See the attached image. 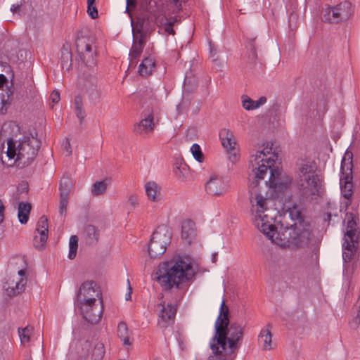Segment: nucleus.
Segmentation results:
<instances>
[{
	"label": "nucleus",
	"instance_id": "nucleus-1",
	"mask_svg": "<svg viewBox=\"0 0 360 360\" xmlns=\"http://www.w3.org/2000/svg\"><path fill=\"white\" fill-rule=\"evenodd\" d=\"M273 144L269 142L258 146L249 160V178L252 187H256L269 172V180L265 184L270 195L278 197L287 191L292 184V178L281 169L275 167L278 154L273 150Z\"/></svg>",
	"mask_w": 360,
	"mask_h": 360
},
{
	"label": "nucleus",
	"instance_id": "nucleus-2",
	"mask_svg": "<svg viewBox=\"0 0 360 360\" xmlns=\"http://www.w3.org/2000/svg\"><path fill=\"white\" fill-rule=\"evenodd\" d=\"M229 315V309L222 300L214 323V335L209 343L211 350L222 353L219 354L221 360H234L243 336L244 328L237 322L230 323Z\"/></svg>",
	"mask_w": 360,
	"mask_h": 360
},
{
	"label": "nucleus",
	"instance_id": "nucleus-3",
	"mask_svg": "<svg viewBox=\"0 0 360 360\" xmlns=\"http://www.w3.org/2000/svg\"><path fill=\"white\" fill-rule=\"evenodd\" d=\"M195 275V270L188 257L175 256L160 262L155 271V280L164 290L179 289L189 282Z\"/></svg>",
	"mask_w": 360,
	"mask_h": 360
},
{
	"label": "nucleus",
	"instance_id": "nucleus-4",
	"mask_svg": "<svg viewBox=\"0 0 360 360\" xmlns=\"http://www.w3.org/2000/svg\"><path fill=\"white\" fill-rule=\"evenodd\" d=\"M251 214L255 226L271 241L281 247L287 245L286 238H281L274 224V217L269 215V199L261 193H252L250 198Z\"/></svg>",
	"mask_w": 360,
	"mask_h": 360
},
{
	"label": "nucleus",
	"instance_id": "nucleus-5",
	"mask_svg": "<svg viewBox=\"0 0 360 360\" xmlns=\"http://www.w3.org/2000/svg\"><path fill=\"white\" fill-rule=\"evenodd\" d=\"M40 141L35 136H25L21 140L8 139L6 155H1L2 165L9 167L15 164L18 167L30 165L37 155Z\"/></svg>",
	"mask_w": 360,
	"mask_h": 360
},
{
	"label": "nucleus",
	"instance_id": "nucleus-6",
	"mask_svg": "<svg viewBox=\"0 0 360 360\" xmlns=\"http://www.w3.org/2000/svg\"><path fill=\"white\" fill-rule=\"evenodd\" d=\"M316 163L309 160H302L297 164V184L302 197L314 199L319 195L321 180L316 174Z\"/></svg>",
	"mask_w": 360,
	"mask_h": 360
},
{
	"label": "nucleus",
	"instance_id": "nucleus-7",
	"mask_svg": "<svg viewBox=\"0 0 360 360\" xmlns=\"http://www.w3.org/2000/svg\"><path fill=\"white\" fill-rule=\"evenodd\" d=\"M344 221L345 223V232L342 243V259L344 262L348 263L357 254L359 231L354 214L352 212L346 213Z\"/></svg>",
	"mask_w": 360,
	"mask_h": 360
},
{
	"label": "nucleus",
	"instance_id": "nucleus-8",
	"mask_svg": "<svg viewBox=\"0 0 360 360\" xmlns=\"http://www.w3.org/2000/svg\"><path fill=\"white\" fill-rule=\"evenodd\" d=\"M76 48L79 61L84 68L94 72L98 56L94 39L89 37H78Z\"/></svg>",
	"mask_w": 360,
	"mask_h": 360
},
{
	"label": "nucleus",
	"instance_id": "nucleus-9",
	"mask_svg": "<svg viewBox=\"0 0 360 360\" xmlns=\"http://www.w3.org/2000/svg\"><path fill=\"white\" fill-rule=\"evenodd\" d=\"M352 153L346 151L341 162L340 184L342 196L346 199L344 202L347 209L350 205V198L353 193Z\"/></svg>",
	"mask_w": 360,
	"mask_h": 360
},
{
	"label": "nucleus",
	"instance_id": "nucleus-10",
	"mask_svg": "<svg viewBox=\"0 0 360 360\" xmlns=\"http://www.w3.org/2000/svg\"><path fill=\"white\" fill-rule=\"evenodd\" d=\"M171 233L165 226H158L153 232L148 245V254L152 258L163 255L170 243Z\"/></svg>",
	"mask_w": 360,
	"mask_h": 360
},
{
	"label": "nucleus",
	"instance_id": "nucleus-11",
	"mask_svg": "<svg viewBox=\"0 0 360 360\" xmlns=\"http://www.w3.org/2000/svg\"><path fill=\"white\" fill-rule=\"evenodd\" d=\"M75 302H103L101 293L96 283L93 281H86L82 283Z\"/></svg>",
	"mask_w": 360,
	"mask_h": 360
},
{
	"label": "nucleus",
	"instance_id": "nucleus-12",
	"mask_svg": "<svg viewBox=\"0 0 360 360\" xmlns=\"http://www.w3.org/2000/svg\"><path fill=\"white\" fill-rule=\"evenodd\" d=\"M351 15V4L345 1L336 6L326 8L323 11V19L329 23H338L347 20Z\"/></svg>",
	"mask_w": 360,
	"mask_h": 360
},
{
	"label": "nucleus",
	"instance_id": "nucleus-13",
	"mask_svg": "<svg viewBox=\"0 0 360 360\" xmlns=\"http://www.w3.org/2000/svg\"><path fill=\"white\" fill-rule=\"evenodd\" d=\"M83 319L87 322L97 323L103 314V302H75Z\"/></svg>",
	"mask_w": 360,
	"mask_h": 360
},
{
	"label": "nucleus",
	"instance_id": "nucleus-14",
	"mask_svg": "<svg viewBox=\"0 0 360 360\" xmlns=\"http://www.w3.org/2000/svg\"><path fill=\"white\" fill-rule=\"evenodd\" d=\"M26 283L25 270L20 269L17 274L10 276L3 287L8 296H15L25 290Z\"/></svg>",
	"mask_w": 360,
	"mask_h": 360
},
{
	"label": "nucleus",
	"instance_id": "nucleus-15",
	"mask_svg": "<svg viewBox=\"0 0 360 360\" xmlns=\"http://www.w3.org/2000/svg\"><path fill=\"white\" fill-rule=\"evenodd\" d=\"M158 316V325L161 328H166L172 325L176 313V307L171 303L166 304L161 301L156 306Z\"/></svg>",
	"mask_w": 360,
	"mask_h": 360
},
{
	"label": "nucleus",
	"instance_id": "nucleus-16",
	"mask_svg": "<svg viewBox=\"0 0 360 360\" xmlns=\"http://www.w3.org/2000/svg\"><path fill=\"white\" fill-rule=\"evenodd\" d=\"M205 191L210 195H219L226 192V184L221 177L213 175L205 184Z\"/></svg>",
	"mask_w": 360,
	"mask_h": 360
},
{
	"label": "nucleus",
	"instance_id": "nucleus-17",
	"mask_svg": "<svg viewBox=\"0 0 360 360\" xmlns=\"http://www.w3.org/2000/svg\"><path fill=\"white\" fill-rule=\"evenodd\" d=\"M154 128V115L152 111L145 114L141 121L134 125V131L141 135L151 134Z\"/></svg>",
	"mask_w": 360,
	"mask_h": 360
},
{
	"label": "nucleus",
	"instance_id": "nucleus-18",
	"mask_svg": "<svg viewBox=\"0 0 360 360\" xmlns=\"http://www.w3.org/2000/svg\"><path fill=\"white\" fill-rule=\"evenodd\" d=\"M197 237L195 224L191 219L184 220L181 226V238L186 244H191Z\"/></svg>",
	"mask_w": 360,
	"mask_h": 360
},
{
	"label": "nucleus",
	"instance_id": "nucleus-19",
	"mask_svg": "<svg viewBox=\"0 0 360 360\" xmlns=\"http://www.w3.org/2000/svg\"><path fill=\"white\" fill-rule=\"evenodd\" d=\"M143 49V39L141 34L134 37V42L129 52V67H135L136 65V59L140 56Z\"/></svg>",
	"mask_w": 360,
	"mask_h": 360
},
{
	"label": "nucleus",
	"instance_id": "nucleus-20",
	"mask_svg": "<svg viewBox=\"0 0 360 360\" xmlns=\"http://www.w3.org/2000/svg\"><path fill=\"white\" fill-rule=\"evenodd\" d=\"M219 138L225 150H231L238 147L235 136L230 129L224 128L219 131Z\"/></svg>",
	"mask_w": 360,
	"mask_h": 360
},
{
	"label": "nucleus",
	"instance_id": "nucleus-21",
	"mask_svg": "<svg viewBox=\"0 0 360 360\" xmlns=\"http://www.w3.org/2000/svg\"><path fill=\"white\" fill-rule=\"evenodd\" d=\"M258 345L259 347L264 351H269L273 349L272 335L269 325L261 330L258 335Z\"/></svg>",
	"mask_w": 360,
	"mask_h": 360
},
{
	"label": "nucleus",
	"instance_id": "nucleus-22",
	"mask_svg": "<svg viewBox=\"0 0 360 360\" xmlns=\"http://www.w3.org/2000/svg\"><path fill=\"white\" fill-rule=\"evenodd\" d=\"M145 191L150 201L157 202L161 200V187L156 182L153 181L146 182Z\"/></svg>",
	"mask_w": 360,
	"mask_h": 360
},
{
	"label": "nucleus",
	"instance_id": "nucleus-23",
	"mask_svg": "<svg viewBox=\"0 0 360 360\" xmlns=\"http://www.w3.org/2000/svg\"><path fill=\"white\" fill-rule=\"evenodd\" d=\"M155 68V61L152 57L145 58L139 66V74L141 76H148L152 74Z\"/></svg>",
	"mask_w": 360,
	"mask_h": 360
},
{
	"label": "nucleus",
	"instance_id": "nucleus-24",
	"mask_svg": "<svg viewBox=\"0 0 360 360\" xmlns=\"http://www.w3.org/2000/svg\"><path fill=\"white\" fill-rule=\"evenodd\" d=\"M176 176L181 181H184L189 176V167L181 160H177L174 169Z\"/></svg>",
	"mask_w": 360,
	"mask_h": 360
},
{
	"label": "nucleus",
	"instance_id": "nucleus-25",
	"mask_svg": "<svg viewBox=\"0 0 360 360\" xmlns=\"http://www.w3.org/2000/svg\"><path fill=\"white\" fill-rule=\"evenodd\" d=\"M86 91L88 94L89 98L93 103H97L101 98V92L96 84V79L92 77L89 85L85 84Z\"/></svg>",
	"mask_w": 360,
	"mask_h": 360
},
{
	"label": "nucleus",
	"instance_id": "nucleus-26",
	"mask_svg": "<svg viewBox=\"0 0 360 360\" xmlns=\"http://www.w3.org/2000/svg\"><path fill=\"white\" fill-rule=\"evenodd\" d=\"M32 206L28 202H20L18 207V218L22 224H25L29 219Z\"/></svg>",
	"mask_w": 360,
	"mask_h": 360
},
{
	"label": "nucleus",
	"instance_id": "nucleus-27",
	"mask_svg": "<svg viewBox=\"0 0 360 360\" xmlns=\"http://www.w3.org/2000/svg\"><path fill=\"white\" fill-rule=\"evenodd\" d=\"M34 328L30 326L18 328V335L22 345L24 346L28 345L31 340Z\"/></svg>",
	"mask_w": 360,
	"mask_h": 360
},
{
	"label": "nucleus",
	"instance_id": "nucleus-28",
	"mask_svg": "<svg viewBox=\"0 0 360 360\" xmlns=\"http://www.w3.org/2000/svg\"><path fill=\"white\" fill-rule=\"evenodd\" d=\"M117 335L122 341L123 345L126 347L131 346V342L129 340V332L127 324L124 322H120L117 326Z\"/></svg>",
	"mask_w": 360,
	"mask_h": 360
},
{
	"label": "nucleus",
	"instance_id": "nucleus-29",
	"mask_svg": "<svg viewBox=\"0 0 360 360\" xmlns=\"http://www.w3.org/2000/svg\"><path fill=\"white\" fill-rule=\"evenodd\" d=\"M72 181L68 177H63L59 184V194L61 198H68L72 187Z\"/></svg>",
	"mask_w": 360,
	"mask_h": 360
},
{
	"label": "nucleus",
	"instance_id": "nucleus-30",
	"mask_svg": "<svg viewBox=\"0 0 360 360\" xmlns=\"http://www.w3.org/2000/svg\"><path fill=\"white\" fill-rule=\"evenodd\" d=\"M108 181L106 180L97 181L93 184L91 188V193L94 196H98L103 194L108 187Z\"/></svg>",
	"mask_w": 360,
	"mask_h": 360
},
{
	"label": "nucleus",
	"instance_id": "nucleus-31",
	"mask_svg": "<svg viewBox=\"0 0 360 360\" xmlns=\"http://www.w3.org/2000/svg\"><path fill=\"white\" fill-rule=\"evenodd\" d=\"M311 232L309 229H304L302 231L297 233V237L295 238L297 245L299 246L307 245L311 240Z\"/></svg>",
	"mask_w": 360,
	"mask_h": 360
},
{
	"label": "nucleus",
	"instance_id": "nucleus-32",
	"mask_svg": "<svg viewBox=\"0 0 360 360\" xmlns=\"http://www.w3.org/2000/svg\"><path fill=\"white\" fill-rule=\"evenodd\" d=\"M74 109L77 117L82 122L85 117V112L83 108L82 100L80 96H76L74 100Z\"/></svg>",
	"mask_w": 360,
	"mask_h": 360
},
{
	"label": "nucleus",
	"instance_id": "nucleus-33",
	"mask_svg": "<svg viewBox=\"0 0 360 360\" xmlns=\"http://www.w3.org/2000/svg\"><path fill=\"white\" fill-rule=\"evenodd\" d=\"M78 248V238L77 236H71L69 241V254L68 258L73 259L75 258Z\"/></svg>",
	"mask_w": 360,
	"mask_h": 360
},
{
	"label": "nucleus",
	"instance_id": "nucleus-34",
	"mask_svg": "<svg viewBox=\"0 0 360 360\" xmlns=\"http://www.w3.org/2000/svg\"><path fill=\"white\" fill-rule=\"evenodd\" d=\"M72 65V54L71 53L65 50L62 53L60 66L62 69L69 70Z\"/></svg>",
	"mask_w": 360,
	"mask_h": 360
},
{
	"label": "nucleus",
	"instance_id": "nucleus-35",
	"mask_svg": "<svg viewBox=\"0 0 360 360\" xmlns=\"http://www.w3.org/2000/svg\"><path fill=\"white\" fill-rule=\"evenodd\" d=\"M190 151L195 160L199 162H202L204 160V155L202 152L200 146L197 143H193L190 149Z\"/></svg>",
	"mask_w": 360,
	"mask_h": 360
},
{
	"label": "nucleus",
	"instance_id": "nucleus-36",
	"mask_svg": "<svg viewBox=\"0 0 360 360\" xmlns=\"http://www.w3.org/2000/svg\"><path fill=\"white\" fill-rule=\"evenodd\" d=\"M105 354L104 345L102 343H97L93 350L92 356L94 360H101Z\"/></svg>",
	"mask_w": 360,
	"mask_h": 360
},
{
	"label": "nucleus",
	"instance_id": "nucleus-37",
	"mask_svg": "<svg viewBox=\"0 0 360 360\" xmlns=\"http://www.w3.org/2000/svg\"><path fill=\"white\" fill-rule=\"evenodd\" d=\"M47 236L44 233L42 236H34V245L36 248L41 250L44 248L47 240Z\"/></svg>",
	"mask_w": 360,
	"mask_h": 360
},
{
	"label": "nucleus",
	"instance_id": "nucleus-38",
	"mask_svg": "<svg viewBox=\"0 0 360 360\" xmlns=\"http://www.w3.org/2000/svg\"><path fill=\"white\" fill-rule=\"evenodd\" d=\"M226 151L228 154L229 160L231 162L236 163L237 162L239 161L240 153H239V150H238V147L231 149V150H226Z\"/></svg>",
	"mask_w": 360,
	"mask_h": 360
},
{
	"label": "nucleus",
	"instance_id": "nucleus-39",
	"mask_svg": "<svg viewBox=\"0 0 360 360\" xmlns=\"http://www.w3.org/2000/svg\"><path fill=\"white\" fill-rule=\"evenodd\" d=\"M242 106L246 110H253L254 100L251 99L247 95H243L241 96Z\"/></svg>",
	"mask_w": 360,
	"mask_h": 360
},
{
	"label": "nucleus",
	"instance_id": "nucleus-40",
	"mask_svg": "<svg viewBox=\"0 0 360 360\" xmlns=\"http://www.w3.org/2000/svg\"><path fill=\"white\" fill-rule=\"evenodd\" d=\"M68 204V198L60 197L59 213L60 215H65L66 212H67Z\"/></svg>",
	"mask_w": 360,
	"mask_h": 360
},
{
	"label": "nucleus",
	"instance_id": "nucleus-41",
	"mask_svg": "<svg viewBox=\"0 0 360 360\" xmlns=\"http://www.w3.org/2000/svg\"><path fill=\"white\" fill-rule=\"evenodd\" d=\"M37 229H43L44 231L48 229V219L45 216H42L39 219L37 224Z\"/></svg>",
	"mask_w": 360,
	"mask_h": 360
},
{
	"label": "nucleus",
	"instance_id": "nucleus-42",
	"mask_svg": "<svg viewBox=\"0 0 360 360\" xmlns=\"http://www.w3.org/2000/svg\"><path fill=\"white\" fill-rule=\"evenodd\" d=\"M87 13L92 19H96L98 17V11L94 5L87 6Z\"/></svg>",
	"mask_w": 360,
	"mask_h": 360
},
{
	"label": "nucleus",
	"instance_id": "nucleus-43",
	"mask_svg": "<svg viewBox=\"0 0 360 360\" xmlns=\"http://www.w3.org/2000/svg\"><path fill=\"white\" fill-rule=\"evenodd\" d=\"M8 95L7 94H0V112H2L4 107L7 104Z\"/></svg>",
	"mask_w": 360,
	"mask_h": 360
},
{
	"label": "nucleus",
	"instance_id": "nucleus-44",
	"mask_svg": "<svg viewBox=\"0 0 360 360\" xmlns=\"http://www.w3.org/2000/svg\"><path fill=\"white\" fill-rule=\"evenodd\" d=\"M266 102V98L264 96H262L258 100L254 101L253 110L259 108L260 106L265 104Z\"/></svg>",
	"mask_w": 360,
	"mask_h": 360
},
{
	"label": "nucleus",
	"instance_id": "nucleus-45",
	"mask_svg": "<svg viewBox=\"0 0 360 360\" xmlns=\"http://www.w3.org/2000/svg\"><path fill=\"white\" fill-rule=\"evenodd\" d=\"M63 150L67 156L70 155L72 153L71 146L70 141L67 139L62 145Z\"/></svg>",
	"mask_w": 360,
	"mask_h": 360
},
{
	"label": "nucleus",
	"instance_id": "nucleus-46",
	"mask_svg": "<svg viewBox=\"0 0 360 360\" xmlns=\"http://www.w3.org/2000/svg\"><path fill=\"white\" fill-rule=\"evenodd\" d=\"M50 100L53 104L58 103L60 101L59 93L58 91H53L50 95Z\"/></svg>",
	"mask_w": 360,
	"mask_h": 360
},
{
	"label": "nucleus",
	"instance_id": "nucleus-47",
	"mask_svg": "<svg viewBox=\"0 0 360 360\" xmlns=\"http://www.w3.org/2000/svg\"><path fill=\"white\" fill-rule=\"evenodd\" d=\"M173 23L172 22H170L169 23H167V25H165V31L169 34H174V30L172 27L173 26Z\"/></svg>",
	"mask_w": 360,
	"mask_h": 360
},
{
	"label": "nucleus",
	"instance_id": "nucleus-48",
	"mask_svg": "<svg viewBox=\"0 0 360 360\" xmlns=\"http://www.w3.org/2000/svg\"><path fill=\"white\" fill-rule=\"evenodd\" d=\"M5 207L3 201L0 199V224L4 220Z\"/></svg>",
	"mask_w": 360,
	"mask_h": 360
},
{
	"label": "nucleus",
	"instance_id": "nucleus-49",
	"mask_svg": "<svg viewBox=\"0 0 360 360\" xmlns=\"http://www.w3.org/2000/svg\"><path fill=\"white\" fill-rule=\"evenodd\" d=\"M18 192H19L20 194L25 193L27 194L28 191V187L26 184H20L17 188Z\"/></svg>",
	"mask_w": 360,
	"mask_h": 360
},
{
	"label": "nucleus",
	"instance_id": "nucleus-50",
	"mask_svg": "<svg viewBox=\"0 0 360 360\" xmlns=\"http://www.w3.org/2000/svg\"><path fill=\"white\" fill-rule=\"evenodd\" d=\"M129 203L132 206H136L138 203L137 198L135 195H130L128 199Z\"/></svg>",
	"mask_w": 360,
	"mask_h": 360
},
{
	"label": "nucleus",
	"instance_id": "nucleus-51",
	"mask_svg": "<svg viewBox=\"0 0 360 360\" xmlns=\"http://www.w3.org/2000/svg\"><path fill=\"white\" fill-rule=\"evenodd\" d=\"M128 283H129V288H128L129 292H128V293L126 294V296H125V300H131V286L129 285V281H128Z\"/></svg>",
	"mask_w": 360,
	"mask_h": 360
},
{
	"label": "nucleus",
	"instance_id": "nucleus-52",
	"mask_svg": "<svg viewBox=\"0 0 360 360\" xmlns=\"http://www.w3.org/2000/svg\"><path fill=\"white\" fill-rule=\"evenodd\" d=\"M20 10V6L19 5H12L11 7V11L13 12V13H16L18 11H19Z\"/></svg>",
	"mask_w": 360,
	"mask_h": 360
},
{
	"label": "nucleus",
	"instance_id": "nucleus-53",
	"mask_svg": "<svg viewBox=\"0 0 360 360\" xmlns=\"http://www.w3.org/2000/svg\"><path fill=\"white\" fill-rule=\"evenodd\" d=\"M6 82V77L4 75L0 74V87H1Z\"/></svg>",
	"mask_w": 360,
	"mask_h": 360
},
{
	"label": "nucleus",
	"instance_id": "nucleus-54",
	"mask_svg": "<svg viewBox=\"0 0 360 360\" xmlns=\"http://www.w3.org/2000/svg\"><path fill=\"white\" fill-rule=\"evenodd\" d=\"M37 231L38 233V236H42V234L44 233V235H46L48 236V230L47 231H44L43 229H37Z\"/></svg>",
	"mask_w": 360,
	"mask_h": 360
},
{
	"label": "nucleus",
	"instance_id": "nucleus-55",
	"mask_svg": "<svg viewBox=\"0 0 360 360\" xmlns=\"http://www.w3.org/2000/svg\"><path fill=\"white\" fill-rule=\"evenodd\" d=\"M182 105H183V103H180L179 105H178L176 106V110H177L179 114H181L182 112V110H183Z\"/></svg>",
	"mask_w": 360,
	"mask_h": 360
},
{
	"label": "nucleus",
	"instance_id": "nucleus-56",
	"mask_svg": "<svg viewBox=\"0 0 360 360\" xmlns=\"http://www.w3.org/2000/svg\"><path fill=\"white\" fill-rule=\"evenodd\" d=\"M136 0H127V5H133Z\"/></svg>",
	"mask_w": 360,
	"mask_h": 360
},
{
	"label": "nucleus",
	"instance_id": "nucleus-57",
	"mask_svg": "<svg viewBox=\"0 0 360 360\" xmlns=\"http://www.w3.org/2000/svg\"><path fill=\"white\" fill-rule=\"evenodd\" d=\"M95 0H87V4L89 5H94Z\"/></svg>",
	"mask_w": 360,
	"mask_h": 360
},
{
	"label": "nucleus",
	"instance_id": "nucleus-58",
	"mask_svg": "<svg viewBox=\"0 0 360 360\" xmlns=\"http://www.w3.org/2000/svg\"><path fill=\"white\" fill-rule=\"evenodd\" d=\"M330 219H331V214L328 213L327 214V218L326 219V220L330 221Z\"/></svg>",
	"mask_w": 360,
	"mask_h": 360
},
{
	"label": "nucleus",
	"instance_id": "nucleus-59",
	"mask_svg": "<svg viewBox=\"0 0 360 360\" xmlns=\"http://www.w3.org/2000/svg\"><path fill=\"white\" fill-rule=\"evenodd\" d=\"M300 213H297V218L298 219V218L300 217Z\"/></svg>",
	"mask_w": 360,
	"mask_h": 360
},
{
	"label": "nucleus",
	"instance_id": "nucleus-60",
	"mask_svg": "<svg viewBox=\"0 0 360 360\" xmlns=\"http://www.w3.org/2000/svg\"><path fill=\"white\" fill-rule=\"evenodd\" d=\"M174 2H177L179 1V0H173Z\"/></svg>",
	"mask_w": 360,
	"mask_h": 360
}]
</instances>
